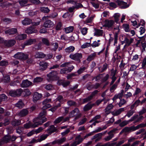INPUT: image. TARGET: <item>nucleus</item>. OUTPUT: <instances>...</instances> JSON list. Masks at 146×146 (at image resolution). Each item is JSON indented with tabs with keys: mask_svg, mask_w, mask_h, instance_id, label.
Returning a JSON list of instances; mask_svg holds the SVG:
<instances>
[{
	"mask_svg": "<svg viewBox=\"0 0 146 146\" xmlns=\"http://www.w3.org/2000/svg\"><path fill=\"white\" fill-rule=\"evenodd\" d=\"M33 83L32 82L29 81L27 79L23 81L21 84V86L23 88H27L32 85Z\"/></svg>",
	"mask_w": 146,
	"mask_h": 146,
	"instance_id": "1a4fd4ad",
	"label": "nucleus"
},
{
	"mask_svg": "<svg viewBox=\"0 0 146 146\" xmlns=\"http://www.w3.org/2000/svg\"><path fill=\"white\" fill-rule=\"evenodd\" d=\"M41 11L44 13H48L50 11V10L47 7H42L40 8Z\"/></svg>",
	"mask_w": 146,
	"mask_h": 146,
	"instance_id": "37998d69",
	"label": "nucleus"
},
{
	"mask_svg": "<svg viewBox=\"0 0 146 146\" xmlns=\"http://www.w3.org/2000/svg\"><path fill=\"white\" fill-rule=\"evenodd\" d=\"M146 112V109L144 108H143L142 110L139 112V115H141Z\"/></svg>",
	"mask_w": 146,
	"mask_h": 146,
	"instance_id": "338daca9",
	"label": "nucleus"
},
{
	"mask_svg": "<svg viewBox=\"0 0 146 146\" xmlns=\"http://www.w3.org/2000/svg\"><path fill=\"white\" fill-rule=\"evenodd\" d=\"M103 33V30L95 29V32L94 33V35H96L98 36H102Z\"/></svg>",
	"mask_w": 146,
	"mask_h": 146,
	"instance_id": "a878e982",
	"label": "nucleus"
},
{
	"mask_svg": "<svg viewBox=\"0 0 146 146\" xmlns=\"http://www.w3.org/2000/svg\"><path fill=\"white\" fill-rule=\"evenodd\" d=\"M124 132H128L129 131H132L131 126L130 127H125L123 129Z\"/></svg>",
	"mask_w": 146,
	"mask_h": 146,
	"instance_id": "8fccbe9b",
	"label": "nucleus"
},
{
	"mask_svg": "<svg viewBox=\"0 0 146 146\" xmlns=\"http://www.w3.org/2000/svg\"><path fill=\"white\" fill-rule=\"evenodd\" d=\"M17 32V29L16 28H13L8 29L5 31V33L7 35H11L14 34Z\"/></svg>",
	"mask_w": 146,
	"mask_h": 146,
	"instance_id": "f8f14e48",
	"label": "nucleus"
},
{
	"mask_svg": "<svg viewBox=\"0 0 146 146\" xmlns=\"http://www.w3.org/2000/svg\"><path fill=\"white\" fill-rule=\"evenodd\" d=\"M28 1V0H20L19 2L21 6L23 7L27 5Z\"/></svg>",
	"mask_w": 146,
	"mask_h": 146,
	"instance_id": "c85d7f7f",
	"label": "nucleus"
},
{
	"mask_svg": "<svg viewBox=\"0 0 146 146\" xmlns=\"http://www.w3.org/2000/svg\"><path fill=\"white\" fill-rule=\"evenodd\" d=\"M27 35L25 34H22L18 35L16 37V39L19 40H21L26 38Z\"/></svg>",
	"mask_w": 146,
	"mask_h": 146,
	"instance_id": "bb28decb",
	"label": "nucleus"
},
{
	"mask_svg": "<svg viewBox=\"0 0 146 146\" xmlns=\"http://www.w3.org/2000/svg\"><path fill=\"white\" fill-rule=\"evenodd\" d=\"M21 23L23 25H27L32 23L31 20L28 18H25L21 21Z\"/></svg>",
	"mask_w": 146,
	"mask_h": 146,
	"instance_id": "6ab92c4d",
	"label": "nucleus"
},
{
	"mask_svg": "<svg viewBox=\"0 0 146 146\" xmlns=\"http://www.w3.org/2000/svg\"><path fill=\"white\" fill-rule=\"evenodd\" d=\"M120 15L118 13H115L113 15V16L114 18V22L117 23H118V21L119 20V17H120Z\"/></svg>",
	"mask_w": 146,
	"mask_h": 146,
	"instance_id": "c9c22d12",
	"label": "nucleus"
},
{
	"mask_svg": "<svg viewBox=\"0 0 146 146\" xmlns=\"http://www.w3.org/2000/svg\"><path fill=\"white\" fill-rule=\"evenodd\" d=\"M33 122L34 123L30 122L26 123L24 125V127L27 129L30 127L34 128L37 127L38 125L37 123H36L35 122H34V119H33Z\"/></svg>",
	"mask_w": 146,
	"mask_h": 146,
	"instance_id": "6e6552de",
	"label": "nucleus"
},
{
	"mask_svg": "<svg viewBox=\"0 0 146 146\" xmlns=\"http://www.w3.org/2000/svg\"><path fill=\"white\" fill-rule=\"evenodd\" d=\"M7 96L5 94H2L0 95V98L1 99V100L5 101L7 99Z\"/></svg>",
	"mask_w": 146,
	"mask_h": 146,
	"instance_id": "774afa93",
	"label": "nucleus"
},
{
	"mask_svg": "<svg viewBox=\"0 0 146 146\" xmlns=\"http://www.w3.org/2000/svg\"><path fill=\"white\" fill-rule=\"evenodd\" d=\"M96 54L95 53L91 54L88 56L86 60L89 62L91 61L94 59V58L96 56Z\"/></svg>",
	"mask_w": 146,
	"mask_h": 146,
	"instance_id": "7c9ffc66",
	"label": "nucleus"
},
{
	"mask_svg": "<svg viewBox=\"0 0 146 146\" xmlns=\"http://www.w3.org/2000/svg\"><path fill=\"white\" fill-rule=\"evenodd\" d=\"M25 33L28 34L36 33L37 31L32 27H30L25 30Z\"/></svg>",
	"mask_w": 146,
	"mask_h": 146,
	"instance_id": "aec40b11",
	"label": "nucleus"
},
{
	"mask_svg": "<svg viewBox=\"0 0 146 146\" xmlns=\"http://www.w3.org/2000/svg\"><path fill=\"white\" fill-rule=\"evenodd\" d=\"M11 124L13 126H16L21 125L22 123L21 120L15 119L11 122Z\"/></svg>",
	"mask_w": 146,
	"mask_h": 146,
	"instance_id": "b1692460",
	"label": "nucleus"
},
{
	"mask_svg": "<svg viewBox=\"0 0 146 146\" xmlns=\"http://www.w3.org/2000/svg\"><path fill=\"white\" fill-rule=\"evenodd\" d=\"M92 99V97H91L90 96H89L88 97H86V98L83 99V103H87L88 102L90 101Z\"/></svg>",
	"mask_w": 146,
	"mask_h": 146,
	"instance_id": "5fc2aeb1",
	"label": "nucleus"
},
{
	"mask_svg": "<svg viewBox=\"0 0 146 146\" xmlns=\"http://www.w3.org/2000/svg\"><path fill=\"white\" fill-rule=\"evenodd\" d=\"M87 118L84 117L78 123V125H80L84 124L87 121Z\"/></svg>",
	"mask_w": 146,
	"mask_h": 146,
	"instance_id": "680f3d73",
	"label": "nucleus"
},
{
	"mask_svg": "<svg viewBox=\"0 0 146 146\" xmlns=\"http://www.w3.org/2000/svg\"><path fill=\"white\" fill-rule=\"evenodd\" d=\"M24 104L22 101H19L15 104V106L19 108H21L23 107Z\"/></svg>",
	"mask_w": 146,
	"mask_h": 146,
	"instance_id": "72a5a7b5",
	"label": "nucleus"
},
{
	"mask_svg": "<svg viewBox=\"0 0 146 146\" xmlns=\"http://www.w3.org/2000/svg\"><path fill=\"white\" fill-rule=\"evenodd\" d=\"M126 103V101L124 99H120V101L118 104V105L119 107H121Z\"/></svg>",
	"mask_w": 146,
	"mask_h": 146,
	"instance_id": "603ef678",
	"label": "nucleus"
},
{
	"mask_svg": "<svg viewBox=\"0 0 146 146\" xmlns=\"http://www.w3.org/2000/svg\"><path fill=\"white\" fill-rule=\"evenodd\" d=\"M24 94L25 96H28L30 95L31 94V93L30 90L28 89H26L24 90Z\"/></svg>",
	"mask_w": 146,
	"mask_h": 146,
	"instance_id": "864d4df0",
	"label": "nucleus"
},
{
	"mask_svg": "<svg viewBox=\"0 0 146 146\" xmlns=\"http://www.w3.org/2000/svg\"><path fill=\"white\" fill-rule=\"evenodd\" d=\"M63 119V117H59L55 119V124L58 123L60 122Z\"/></svg>",
	"mask_w": 146,
	"mask_h": 146,
	"instance_id": "69168bd1",
	"label": "nucleus"
},
{
	"mask_svg": "<svg viewBox=\"0 0 146 146\" xmlns=\"http://www.w3.org/2000/svg\"><path fill=\"white\" fill-rule=\"evenodd\" d=\"M108 68V64L107 63H105L103 65L101 70L99 69L101 73H102L105 71Z\"/></svg>",
	"mask_w": 146,
	"mask_h": 146,
	"instance_id": "a18cd8bd",
	"label": "nucleus"
},
{
	"mask_svg": "<svg viewBox=\"0 0 146 146\" xmlns=\"http://www.w3.org/2000/svg\"><path fill=\"white\" fill-rule=\"evenodd\" d=\"M43 78L40 77H36L33 79V82L34 83H39L42 81Z\"/></svg>",
	"mask_w": 146,
	"mask_h": 146,
	"instance_id": "58836bf2",
	"label": "nucleus"
},
{
	"mask_svg": "<svg viewBox=\"0 0 146 146\" xmlns=\"http://www.w3.org/2000/svg\"><path fill=\"white\" fill-rule=\"evenodd\" d=\"M109 75L107 74L102 79V81L103 83L106 82L109 78Z\"/></svg>",
	"mask_w": 146,
	"mask_h": 146,
	"instance_id": "6e6d98bb",
	"label": "nucleus"
},
{
	"mask_svg": "<svg viewBox=\"0 0 146 146\" xmlns=\"http://www.w3.org/2000/svg\"><path fill=\"white\" fill-rule=\"evenodd\" d=\"M53 23L50 20L46 21L44 23V26L45 28H50L53 26Z\"/></svg>",
	"mask_w": 146,
	"mask_h": 146,
	"instance_id": "4be33fe9",
	"label": "nucleus"
},
{
	"mask_svg": "<svg viewBox=\"0 0 146 146\" xmlns=\"http://www.w3.org/2000/svg\"><path fill=\"white\" fill-rule=\"evenodd\" d=\"M62 23L60 22L57 24L56 26H55V30L57 31L60 30L62 29Z\"/></svg>",
	"mask_w": 146,
	"mask_h": 146,
	"instance_id": "4c0bfd02",
	"label": "nucleus"
},
{
	"mask_svg": "<svg viewBox=\"0 0 146 146\" xmlns=\"http://www.w3.org/2000/svg\"><path fill=\"white\" fill-rule=\"evenodd\" d=\"M29 113V110L28 109H24L21 110L19 113V116L23 117L27 115Z\"/></svg>",
	"mask_w": 146,
	"mask_h": 146,
	"instance_id": "9b49d317",
	"label": "nucleus"
},
{
	"mask_svg": "<svg viewBox=\"0 0 146 146\" xmlns=\"http://www.w3.org/2000/svg\"><path fill=\"white\" fill-rule=\"evenodd\" d=\"M45 56V55L41 52H37L35 55V57L37 58H42Z\"/></svg>",
	"mask_w": 146,
	"mask_h": 146,
	"instance_id": "cd10ccee",
	"label": "nucleus"
},
{
	"mask_svg": "<svg viewBox=\"0 0 146 146\" xmlns=\"http://www.w3.org/2000/svg\"><path fill=\"white\" fill-rule=\"evenodd\" d=\"M43 105H44V106L42 107V109L44 110L46 109L51 106V105L49 104H43Z\"/></svg>",
	"mask_w": 146,
	"mask_h": 146,
	"instance_id": "052dcab7",
	"label": "nucleus"
},
{
	"mask_svg": "<svg viewBox=\"0 0 146 146\" xmlns=\"http://www.w3.org/2000/svg\"><path fill=\"white\" fill-rule=\"evenodd\" d=\"M102 130V128L101 127H98L97 129H96L94 131H93L87 134L84 136V138H87L89 136L93 135L94 133L100 132Z\"/></svg>",
	"mask_w": 146,
	"mask_h": 146,
	"instance_id": "ddd939ff",
	"label": "nucleus"
},
{
	"mask_svg": "<svg viewBox=\"0 0 146 146\" xmlns=\"http://www.w3.org/2000/svg\"><path fill=\"white\" fill-rule=\"evenodd\" d=\"M36 39H30L27 40L24 43V45H22V47L24 48L26 46L31 45L36 42Z\"/></svg>",
	"mask_w": 146,
	"mask_h": 146,
	"instance_id": "9d476101",
	"label": "nucleus"
},
{
	"mask_svg": "<svg viewBox=\"0 0 146 146\" xmlns=\"http://www.w3.org/2000/svg\"><path fill=\"white\" fill-rule=\"evenodd\" d=\"M103 135V134L102 133H99L98 134H97L94 135L92 138H91V140H93L94 139H96L97 137L100 136H102Z\"/></svg>",
	"mask_w": 146,
	"mask_h": 146,
	"instance_id": "e2e57ef3",
	"label": "nucleus"
},
{
	"mask_svg": "<svg viewBox=\"0 0 146 146\" xmlns=\"http://www.w3.org/2000/svg\"><path fill=\"white\" fill-rule=\"evenodd\" d=\"M94 106V104H91V102L88 103L84 107L83 110L85 111H87L91 109Z\"/></svg>",
	"mask_w": 146,
	"mask_h": 146,
	"instance_id": "f3484780",
	"label": "nucleus"
},
{
	"mask_svg": "<svg viewBox=\"0 0 146 146\" xmlns=\"http://www.w3.org/2000/svg\"><path fill=\"white\" fill-rule=\"evenodd\" d=\"M55 131V127L54 125L50 126L49 128L46 131L48 134V136Z\"/></svg>",
	"mask_w": 146,
	"mask_h": 146,
	"instance_id": "5701e85b",
	"label": "nucleus"
},
{
	"mask_svg": "<svg viewBox=\"0 0 146 146\" xmlns=\"http://www.w3.org/2000/svg\"><path fill=\"white\" fill-rule=\"evenodd\" d=\"M42 42L47 46L49 45V43L48 40L46 38H42Z\"/></svg>",
	"mask_w": 146,
	"mask_h": 146,
	"instance_id": "49530a36",
	"label": "nucleus"
},
{
	"mask_svg": "<svg viewBox=\"0 0 146 146\" xmlns=\"http://www.w3.org/2000/svg\"><path fill=\"white\" fill-rule=\"evenodd\" d=\"M1 20L3 21L7 24L10 23L12 22L11 19L7 18H3Z\"/></svg>",
	"mask_w": 146,
	"mask_h": 146,
	"instance_id": "79ce46f5",
	"label": "nucleus"
},
{
	"mask_svg": "<svg viewBox=\"0 0 146 146\" xmlns=\"http://www.w3.org/2000/svg\"><path fill=\"white\" fill-rule=\"evenodd\" d=\"M71 59L77 61L78 63L81 62L80 59L82 58V53H76L74 54H71L69 56Z\"/></svg>",
	"mask_w": 146,
	"mask_h": 146,
	"instance_id": "7ed1b4c3",
	"label": "nucleus"
},
{
	"mask_svg": "<svg viewBox=\"0 0 146 146\" xmlns=\"http://www.w3.org/2000/svg\"><path fill=\"white\" fill-rule=\"evenodd\" d=\"M48 136V135H45L41 136L40 139H32L30 142V143H37L38 142H40L41 141L45 139Z\"/></svg>",
	"mask_w": 146,
	"mask_h": 146,
	"instance_id": "423d86ee",
	"label": "nucleus"
},
{
	"mask_svg": "<svg viewBox=\"0 0 146 146\" xmlns=\"http://www.w3.org/2000/svg\"><path fill=\"white\" fill-rule=\"evenodd\" d=\"M42 97V94H39L37 92L34 93L33 97V100L34 102L39 100Z\"/></svg>",
	"mask_w": 146,
	"mask_h": 146,
	"instance_id": "dca6fc26",
	"label": "nucleus"
},
{
	"mask_svg": "<svg viewBox=\"0 0 146 146\" xmlns=\"http://www.w3.org/2000/svg\"><path fill=\"white\" fill-rule=\"evenodd\" d=\"M87 30L88 29L86 27H84L81 30V31L82 35H84L87 33Z\"/></svg>",
	"mask_w": 146,
	"mask_h": 146,
	"instance_id": "13d9d810",
	"label": "nucleus"
},
{
	"mask_svg": "<svg viewBox=\"0 0 146 146\" xmlns=\"http://www.w3.org/2000/svg\"><path fill=\"white\" fill-rule=\"evenodd\" d=\"M46 114V111L43 110V111L40 113L38 117L34 119V122H35L36 123H37L38 125L42 124L47 120L46 118L45 117V115Z\"/></svg>",
	"mask_w": 146,
	"mask_h": 146,
	"instance_id": "f257e3e1",
	"label": "nucleus"
},
{
	"mask_svg": "<svg viewBox=\"0 0 146 146\" xmlns=\"http://www.w3.org/2000/svg\"><path fill=\"white\" fill-rule=\"evenodd\" d=\"M48 63L44 61L40 62L39 63V69L42 70H45L48 66Z\"/></svg>",
	"mask_w": 146,
	"mask_h": 146,
	"instance_id": "2eb2a0df",
	"label": "nucleus"
},
{
	"mask_svg": "<svg viewBox=\"0 0 146 146\" xmlns=\"http://www.w3.org/2000/svg\"><path fill=\"white\" fill-rule=\"evenodd\" d=\"M116 3H117L118 5L120 6L121 5H122L120 7L121 9L126 8L129 6L128 5H127V3L120 0H117Z\"/></svg>",
	"mask_w": 146,
	"mask_h": 146,
	"instance_id": "39448f33",
	"label": "nucleus"
},
{
	"mask_svg": "<svg viewBox=\"0 0 146 146\" xmlns=\"http://www.w3.org/2000/svg\"><path fill=\"white\" fill-rule=\"evenodd\" d=\"M90 42H90L86 43L84 44L81 46V48H85L89 47L90 46H91Z\"/></svg>",
	"mask_w": 146,
	"mask_h": 146,
	"instance_id": "bf43d9fd",
	"label": "nucleus"
},
{
	"mask_svg": "<svg viewBox=\"0 0 146 146\" xmlns=\"http://www.w3.org/2000/svg\"><path fill=\"white\" fill-rule=\"evenodd\" d=\"M105 74V73L101 74H99L98 75L96 76L95 77H94V78L93 79H93H95V80H96V81L99 82V80L101 78V77L100 76H102L103 75V74Z\"/></svg>",
	"mask_w": 146,
	"mask_h": 146,
	"instance_id": "3c124183",
	"label": "nucleus"
},
{
	"mask_svg": "<svg viewBox=\"0 0 146 146\" xmlns=\"http://www.w3.org/2000/svg\"><path fill=\"white\" fill-rule=\"evenodd\" d=\"M85 138H84H84L81 137L80 135H79L76 137L75 139L76 140H77L76 141L77 142L78 144L79 145L82 143L84 139Z\"/></svg>",
	"mask_w": 146,
	"mask_h": 146,
	"instance_id": "393cba45",
	"label": "nucleus"
},
{
	"mask_svg": "<svg viewBox=\"0 0 146 146\" xmlns=\"http://www.w3.org/2000/svg\"><path fill=\"white\" fill-rule=\"evenodd\" d=\"M15 40H6L4 41L5 45L8 47L13 46L15 44Z\"/></svg>",
	"mask_w": 146,
	"mask_h": 146,
	"instance_id": "4468645a",
	"label": "nucleus"
},
{
	"mask_svg": "<svg viewBox=\"0 0 146 146\" xmlns=\"http://www.w3.org/2000/svg\"><path fill=\"white\" fill-rule=\"evenodd\" d=\"M2 74L3 75V78L2 81L4 82H8L10 80L9 76L8 75L5 76L2 73Z\"/></svg>",
	"mask_w": 146,
	"mask_h": 146,
	"instance_id": "f704fd0d",
	"label": "nucleus"
},
{
	"mask_svg": "<svg viewBox=\"0 0 146 146\" xmlns=\"http://www.w3.org/2000/svg\"><path fill=\"white\" fill-rule=\"evenodd\" d=\"M105 25L104 27L110 28L112 27L115 23L114 21L113 20H109L106 19L105 21Z\"/></svg>",
	"mask_w": 146,
	"mask_h": 146,
	"instance_id": "0eeeda50",
	"label": "nucleus"
},
{
	"mask_svg": "<svg viewBox=\"0 0 146 146\" xmlns=\"http://www.w3.org/2000/svg\"><path fill=\"white\" fill-rule=\"evenodd\" d=\"M101 117V116L100 115H96L95 117H94L92 119L90 120L89 122L90 123H91L93 121H95L97 119H100Z\"/></svg>",
	"mask_w": 146,
	"mask_h": 146,
	"instance_id": "de8ad7c7",
	"label": "nucleus"
},
{
	"mask_svg": "<svg viewBox=\"0 0 146 146\" xmlns=\"http://www.w3.org/2000/svg\"><path fill=\"white\" fill-rule=\"evenodd\" d=\"M23 92L21 89H19L16 90H11L9 92V94L12 97H15L16 96H20Z\"/></svg>",
	"mask_w": 146,
	"mask_h": 146,
	"instance_id": "20e7f679",
	"label": "nucleus"
},
{
	"mask_svg": "<svg viewBox=\"0 0 146 146\" xmlns=\"http://www.w3.org/2000/svg\"><path fill=\"white\" fill-rule=\"evenodd\" d=\"M10 123V120L8 118H5L4 120V122L3 123V125L5 126L9 125Z\"/></svg>",
	"mask_w": 146,
	"mask_h": 146,
	"instance_id": "09e8293b",
	"label": "nucleus"
},
{
	"mask_svg": "<svg viewBox=\"0 0 146 146\" xmlns=\"http://www.w3.org/2000/svg\"><path fill=\"white\" fill-rule=\"evenodd\" d=\"M47 79L48 81L54 80L55 78V73L54 71L51 72L47 74Z\"/></svg>",
	"mask_w": 146,
	"mask_h": 146,
	"instance_id": "a211bd4d",
	"label": "nucleus"
},
{
	"mask_svg": "<svg viewBox=\"0 0 146 146\" xmlns=\"http://www.w3.org/2000/svg\"><path fill=\"white\" fill-rule=\"evenodd\" d=\"M75 50V48L73 46H70L66 48L65 49L66 52L70 53L73 52Z\"/></svg>",
	"mask_w": 146,
	"mask_h": 146,
	"instance_id": "2f4dec72",
	"label": "nucleus"
},
{
	"mask_svg": "<svg viewBox=\"0 0 146 146\" xmlns=\"http://www.w3.org/2000/svg\"><path fill=\"white\" fill-rule=\"evenodd\" d=\"M128 122L127 121H124L122 122H121L119 124V126L121 127H123L124 126L128 124Z\"/></svg>",
	"mask_w": 146,
	"mask_h": 146,
	"instance_id": "4d7b16f0",
	"label": "nucleus"
},
{
	"mask_svg": "<svg viewBox=\"0 0 146 146\" xmlns=\"http://www.w3.org/2000/svg\"><path fill=\"white\" fill-rule=\"evenodd\" d=\"M123 28H124L125 32H127L130 31L129 25L127 24H123Z\"/></svg>",
	"mask_w": 146,
	"mask_h": 146,
	"instance_id": "e433bc0d",
	"label": "nucleus"
},
{
	"mask_svg": "<svg viewBox=\"0 0 146 146\" xmlns=\"http://www.w3.org/2000/svg\"><path fill=\"white\" fill-rule=\"evenodd\" d=\"M74 27L72 26L69 27H68L64 28L65 31L66 33H68L73 31Z\"/></svg>",
	"mask_w": 146,
	"mask_h": 146,
	"instance_id": "473e14b6",
	"label": "nucleus"
},
{
	"mask_svg": "<svg viewBox=\"0 0 146 146\" xmlns=\"http://www.w3.org/2000/svg\"><path fill=\"white\" fill-rule=\"evenodd\" d=\"M87 68L86 67H81L77 71V72L78 74H80L83 73Z\"/></svg>",
	"mask_w": 146,
	"mask_h": 146,
	"instance_id": "a19ab883",
	"label": "nucleus"
},
{
	"mask_svg": "<svg viewBox=\"0 0 146 146\" xmlns=\"http://www.w3.org/2000/svg\"><path fill=\"white\" fill-rule=\"evenodd\" d=\"M23 53L21 52H18L14 55V57L18 59H22Z\"/></svg>",
	"mask_w": 146,
	"mask_h": 146,
	"instance_id": "c756f323",
	"label": "nucleus"
},
{
	"mask_svg": "<svg viewBox=\"0 0 146 146\" xmlns=\"http://www.w3.org/2000/svg\"><path fill=\"white\" fill-rule=\"evenodd\" d=\"M113 135L111 134L105 137V140L106 141H108L111 140L113 137Z\"/></svg>",
	"mask_w": 146,
	"mask_h": 146,
	"instance_id": "0e129e2a",
	"label": "nucleus"
},
{
	"mask_svg": "<svg viewBox=\"0 0 146 146\" xmlns=\"http://www.w3.org/2000/svg\"><path fill=\"white\" fill-rule=\"evenodd\" d=\"M70 63L65 62L60 66L62 67H65L61 69L60 73L61 74H65L70 72L74 69V67L72 65L71 66H69Z\"/></svg>",
	"mask_w": 146,
	"mask_h": 146,
	"instance_id": "f03ea898",
	"label": "nucleus"
},
{
	"mask_svg": "<svg viewBox=\"0 0 146 146\" xmlns=\"http://www.w3.org/2000/svg\"><path fill=\"white\" fill-rule=\"evenodd\" d=\"M11 138L9 136H6L4 137L2 140L3 143H7L9 141Z\"/></svg>",
	"mask_w": 146,
	"mask_h": 146,
	"instance_id": "ea45409f",
	"label": "nucleus"
},
{
	"mask_svg": "<svg viewBox=\"0 0 146 146\" xmlns=\"http://www.w3.org/2000/svg\"><path fill=\"white\" fill-rule=\"evenodd\" d=\"M113 106L112 104H109L105 109V112L109 111L110 110L113 108Z\"/></svg>",
	"mask_w": 146,
	"mask_h": 146,
	"instance_id": "c03bdc74",
	"label": "nucleus"
},
{
	"mask_svg": "<svg viewBox=\"0 0 146 146\" xmlns=\"http://www.w3.org/2000/svg\"><path fill=\"white\" fill-rule=\"evenodd\" d=\"M80 112L79 109L77 108H75L70 113V115L71 117H73L77 115Z\"/></svg>",
	"mask_w": 146,
	"mask_h": 146,
	"instance_id": "412c9836",
	"label": "nucleus"
}]
</instances>
